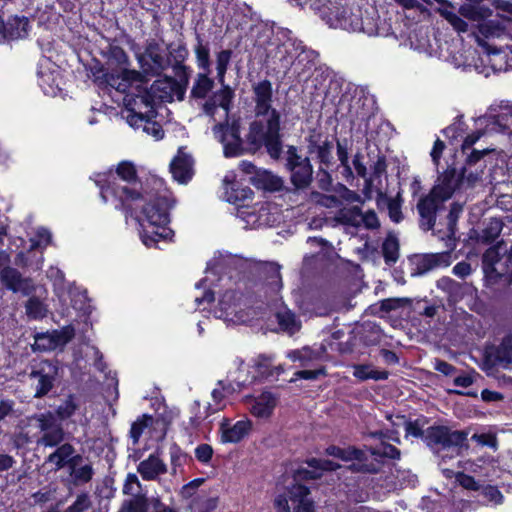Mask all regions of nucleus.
Instances as JSON below:
<instances>
[{
    "label": "nucleus",
    "instance_id": "412c9836",
    "mask_svg": "<svg viewBox=\"0 0 512 512\" xmlns=\"http://www.w3.org/2000/svg\"><path fill=\"white\" fill-rule=\"evenodd\" d=\"M170 171L175 180L179 183L188 182L193 175V159L179 149L178 154L174 157L170 164Z\"/></svg>",
    "mask_w": 512,
    "mask_h": 512
},
{
    "label": "nucleus",
    "instance_id": "473e14b6",
    "mask_svg": "<svg viewBox=\"0 0 512 512\" xmlns=\"http://www.w3.org/2000/svg\"><path fill=\"white\" fill-rule=\"evenodd\" d=\"M255 371L263 378L279 376L283 373L282 365H274L273 356L260 354L254 361Z\"/></svg>",
    "mask_w": 512,
    "mask_h": 512
},
{
    "label": "nucleus",
    "instance_id": "a19ab883",
    "mask_svg": "<svg viewBox=\"0 0 512 512\" xmlns=\"http://www.w3.org/2000/svg\"><path fill=\"white\" fill-rule=\"evenodd\" d=\"M196 45L194 48L197 65L203 71L210 73V49L207 43H204L200 34H196Z\"/></svg>",
    "mask_w": 512,
    "mask_h": 512
},
{
    "label": "nucleus",
    "instance_id": "774afa93",
    "mask_svg": "<svg viewBox=\"0 0 512 512\" xmlns=\"http://www.w3.org/2000/svg\"><path fill=\"white\" fill-rule=\"evenodd\" d=\"M337 157L344 169L349 170V175H352V170L349 165L348 147L346 141H337Z\"/></svg>",
    "mask_w": 512,
    "mask_h": 512
},
{
    "label": "nucleus",
    "instance_id": "f03ea898",
    "mask_svg": "<svg viewBox=\"0 0 512 512\" xmlns=\"http://www.w3.org/2000/svg\"><path fill=\"white\" fill-rule=\"evenodd\" d=\"M254 113L256 119L249 124V142L253 145L260 143L262 130L268 134L269 150H274L278 140L282 141L281 114L272 107L273 89L272 83L264 79L252 85Z\"/></svg>",
    "mask_w": 512,
    "mask_h": 512
},
{
    "label": "nucleus",
    "instance_id": "79ce46f5",
    "mask_svg": "<svg viewBox=\"0 0 512 512\" xmlns=\"http://www.w3.org/2000/svg\"><path fill=\"white\" fill-rule=\"evenodd\" d=\"M353 368H354L353 376L361 381H366L368 379H373L376 381L386 380L389 376L388 371L375 370L372 368L371 365L359 364V365H354Z\"/></svg>",
    "mask_w": 512,
    "mask_h": 512
},
{
    "label": "nucleus",
    "instance_id": "6e6552de",
    "mask_svg": "<svg viewBox=\"0 0 512 512\" xmlns=\"http://www.w3.org/2000/svg\"><path fill=\"white\" fill-rule=\"evenodd\" d=\"M468 432L454 430L445 425H433L426 429V445L440 455L443 451H451L459 455L463 447H467Z\"/></svg>",
    "mask_w": 512,
    "mask_h": 512
},
{
    "label": "nucleus",
    "instance_id": "2eb2a0df",
    "mask_svg": "<svg viewBox=\"0 0 512 512\" xmlns=\"http://www.w3.org/2000/svg\"><path fill=\"white\" fill-rule=\"evenodd\" d=\"M512 363V334L505 335L498 345H489L484 351V365L491 369L508 367Z\"/></svg>",
    "mask_w": 512,
    "mask_h": 512
},
{
    "label": "nucleus",
    "instance_id": "0eeeda50",
    "mask_svg": "<svg viewBox=\"0 0 512 512\" xmlns=\"http://www.w3.org/2000/svg\"><path fill=\"white\" fill-rule=\"evenodd\" d=\"M174 200L167 196H157L143 208L148 226L144 227L141 234L142 241L147 247L156 246L160 240H170L173 231L167 227L169 223V209Z\"/></svg>",
    "mask_w": 512,
    "mask_h": 512
},
{
    "label": "nucleus",
    "instance_id": "8fccbe9b",
    "mask_svg": "<svg viewBox=\"0 0 512 512\" xmlns=\"http://www.w3.org/2000/svg\"><path fill=\"white\" fill-rule=\"evenodd\" d=\"M152 423V417L148 415H142L135 422L132 423L130 429V437L133 444H137L143 431Z\"/></svg>",
    "mask_w": 512,
    "mask_h": 512
},
{
    "label": "nucleus",
    "instance_id": "e433bc0d",
    "mask_svg": "<svg viewBox=\"0 0 512 512\" xmlns=\"http://www.w3.org/2000/svg\"><path fill=\"white\" fill-rule=\"evenodd\" d=\"M276 319L280 328L289 333L290 335L295 334L301 328V322L291 310L286 308L280 309L276 313Z\"/></svg>",
    "mask_w": 512,
    "mask_h": 512
},
{
    "label": "nucleus",
    "instance_id": "f704fd0d",
    "mask_svg": "<svg viewBox=\"0 0 512 512\" xmlns=\"http://www.w3.org/2000/svg\"><path fill=\"white\" fill-rule=\"evenodd\" d=\"M213 88L214 80L209 77V73L206 71L198 73L191 88L190 96L193 99L204 100Z\"/></svg>",
    "mask_w": 512,
    "mask_h": 512
},
{
    "label": "nucleus",
    "instance_id": "c85d7f7f",
    "mask_svg": "<svg viewBox=\"0 0 512 512\" xmlns=\"http://www.w3.org/2000/svg\"><path fill=\"white\" fill-rule=\"evenodd\" d=\"M83 456L75 455L73 463L69 466V474L75 484H85L92 480L94 468L91 462L83 464Z\"/></svg>",
    "mask_w": 512,
    "mask_h": 512
},
{
    "label": "nucleus",
    "instance_id": "c03bdc74",
    "mask_svg": "<svg viewBox=\"0 0 512 512\" xmlns=\"http://www.w3.org/2000/svg\"><path fill=\"white\" fill-rule=\"evenodd\" d=\"M368 451L374 457L373 459H379L382 462L383 458L398 460L401 456L398 448L386 442H382L376 447H369Z\"/></svg>",
    "mask_w": 512,
    "mask_h": 512
},
{
    "label": "nucleus",
    "instance_id": "4468645a",
    "mask_svg": "<svg viewBox=\"0 0 512 512\" xmlns=\"http://www.w3.org/2000/svg\"><path fill=\"white\" fill-rule=\"evenodd\" d=\"M122 492L127 496L119 512H148L151 499L143 492L142 484L134 473H129L123 484Z\"/></svg>",
    "mask_w": 512,
    "mask_h": 512
},
{
    "label": "nucleus",
    "instance_id": "cd10ccee",
    "mask_svg": "<svg viewBox=\"0 0 512 512\" xmlns=\"http://www.w3.org/2000/svg\"><path fill=\"white\" fill-rule=\"evenodd\" d=\"M234 298V294L231 292H227L223 295L218 303L219 310L216 311L217 317L234 323L243 322V316L240 315L241 311L238 309Z\"/></svg>",
    "mask_w": 512,
    "mask_h": 512
},
{
    "label": "nucleus",
    "instance_id": "9d476101",
    "mask_svg": "<svg viewBox=\"0 0 512 512\" xmlns=\"http://www.w3.org/2000/svg\"><path fill=\"white\" fill-rule=\"evenodd\" d=\"M10 255L0 251V282L9 291L23 296L32 295L36 286L30 277H25L20 271L10 265Z\"/></svg>",
    "mask_w": 512,
    "mask_h": 512
},
{
    "label": "nucleus",
    "instance_id": "39448f33",
    "mask_svg": "<svg viewBox=\"0 0 512 512\" xmlns=\"http://www.w3.org/2000/svg\"><path fill=\"white\" fill-rule=\"evenodd\" d=\"M79 408L77 398L70 394L55 411L36 413L28 418L29 422H35L40 435L35 443L40 447H53L61 444L67 438V433L62 422L71 418Z\"/></svg>",
    "mask_w": 512,
    "mask_h": 512
},
{
    "label": "nucleus",
    "instance_id": "5fc2aeb1",
    "mask_svg": "<svg viewBox=\"0 0 512 512\" xmlns=\"http://www.w3.org/2000/svg\"><path fill=\"white\" fill-rule=\"evenodd\" d=\"M153 118L154 117H145L143 118V122H138V124L147 134L154 136L156 139H161L164 135V131L159 123L152 120Z\"/></svg>",
    "mask_w": 512,
    "mask_h": 512
},
{
    "label": "nucleus",
    "instance_id": "4d7b16f0",
    "mask_svg": "<svg viewBox=\"0 0 512 512\" xmlns=\"http://www.w3.org/2000/svg\"><path fill=\"white\" fill-rule=\"evenodd\" d=\"M34 349L40 351L55 350V345L50 332L38 333L35 335Z\"/></svg>",
    "mask_w": 512,
    "mask_h": 512
},
{
    "label": "nucleus",
    "instance_id": "c9c22d12",
    "mask_svg": "<svg viewBox=\"0 0 512 512\" xmlns=\"http://www.w3.org/2000/svg\"><path fill=\"white\" fill-rule=\"evenodd\" d=\"M335 221L342 225L360 228L363 221L362 210L358 206L342 208L338 211Z\"/></svg>",
    "mask_w": 512,
    "mask_h": 512
},
{
    "label": "nucleus",
    "instance_id": "4c0bfd02",
    "mask_svg": "<svg viewBox=\"0 0 512 512\" xmlns=\"http://www.w3.org/2000/svg\"><path fill=\"white\" fill-rule=\"evenodd\" d=\"M325 453L329 456L339 458L343 461H362L365 460V452L355 447H348L346 449L331 445L326 448Z\"/></svg>",
    "mask_w": 512,
    "mask_h": 512
},
{
    "label": "nucleus",
    "instance_id": "680f3d73",
    "mask_svg": "<svg viewBox=\"0 0 512 512\" xmlns=\"http://www.w3.org/2000/svg\"><path fill=\"white\" fill-rule=\"evenodd\" d=\"M322 477V473L318 471V469L309 470L307 468L300 467L296 469L293 473V478L295 481H308V480H317Z\"/></svg>",
    "mask_w": 512,
    "mask_h": 512
},
{
    "label": "nucleus",
    "instance_id": "72a5a7b5",
    "mask_svg": "<svg viewBox=\"0 0 512 512\" xmlns=\"http://www.w3.org/2000/svg\"><path fill=\"white\" fill-rule=\"evenodd\" d=\"M259 270L264 281L272 291L277 292L281 289L282 278L279 264L274 262H266L260 266Z\"/></svg>",
    "mask_w": 512,
    "mask_h": 512
},
{
    "label": "nucleus",
    "instance_id": "7c9ffc66",
    "mask_svg": "<svg viewBox=\"0 0 512 512\" xmlns=\"http://www.w3.org/2000/svg\"><path fill=\"white\" fill-rule=\"evenodd\" d=\"M29 19L25 16H13L5 23L2 38L4 39H21L28 35Z\"/></svg>",
    "mask_w": 512,
    "mask_h": 512
},
{
    "label": "nucleus",
    "instance_id": "a878e982",
    "mask_svg": "<svg viewBox=\"0 0 512 512\" xmlns=\"http://www.w3.org/2000/svg\"><path fill=\"white\" fill-rule=\"evenodd\" d=\"M450 251L440 253L425 254L416 263V274H425L434 268L450 265Z\"/></svg>",
    "mask_w": 512,
    "mask_h": 512
},
{
    "label": "nucleus",
    "instance_id": "f257e3e1",
    "mask_svg": "<svg viewBox=\"0 0 512 512\" xmlns=\"http://www.w3.org/2000/svg\"><path fill=\"white\" fill-rule=\"evenodd\" d=\"M188 49L184 43L175 45L168 44L166 47L156 39L146 40L143 51L137 53L136 58L141 72L135 70H124V78L139 79L142 74L145 76H160L164 71L172 68L174 75H179L181 81H186L185 61L188 57Z\"/></svg>",
    "mask_w": 512,
    "mask_h": 512
},
{
    "label": "nucleus",
    "instance_id": "f8f14e48",
    "mask_svg": "<svg viewBox=\"0 0 512 512\" xmlns=\"http://www.w3.org/2000/svg\"><path fill=\"white\" fill-rule=\"evenodd\" d=\"M59 375V367L56 361L41 360L32 365L29 378L34 381V398L40 399L48 395L54 388Z\"/></svg>",
    "mask_w": 512,
    "mask_h": 512
},
{
    "label": "nucleus",
    "instance_id": "e2e57ef3",
    "mask_svg": "<svg viewBox=\"0 0 512 512\" xmlns=\"http://www.w3.org/2000/svg\"><path fill=\"white\" fill-rule=\"evenodd\" d=\"M238 217L241 218L247 226L256 227L260 225V216L256 214L254 209L248 207L238 210Z\"/></svg>",
    "mask_w": 512,
    "mask_h": 512
},
{
    "label": "nucleus",
    "instance_id": "2f4dec72",
    "mask_svg": "<svg viewBox=\"0 0 512 512\" xmlns=\"http://www.w3.org/2000/svg\"><path fill=\"white\" fill-rule=\"evenodd\" d=\"M277 405V397L271 392L261 393L251 406V413L259 418H268Z\"/></svg>",
    "mask_w": 512,
    "mask_h": 512
},
{
    "label": "nucleus",
    "instance_id": "603ef678",
    "mask_svg": "<svg viewBox=\"0 0 512 512\" xmlns=\"http://www.w3.org/2000/svg\"><path fill=\"white\" fill-rule=\"evenodd\" d=\"M288 357L292 361H299L302 366H307L311 361L317 359L318 354L308 347L291 351Z\"/></svg>",
    "mask_w": 512,
    "mask_h": 512
},
{
    "label": "nucleus",
    "instance_id": "864d4df0",
    "mask_svg": "<svg viewBox=\"0 0 512 512\" xmlns=\"http://www.w3.org/2000/svg\"><path fill=\"white\" fill-rule=\"evenodd\" d=\"M92 506L88 493L83 492L77 495L76 500L64 510V512H85Z\"/></svg>",
    "mask_w": 512,
    "mask_h": 512
},
{
    "label": "nucleus",
    "instance_id": "bb28decb",
    "mask_svg": "<svg viewBox=\"0 0 512 512\" xmlns=\"http://www.w3.org/2000/svg\"><path fill=\"white\" fill-rule=\"evenodd\" d=\"M250 183L257 189L268 192H278L284 188V180L282 177L273 174L268 170H262L255 176L250 178Z\"/></svg>",
    "mask_w": 512,
    "mask_h": 512
},
{
    "label": "nucleus",
    "instance_id": "13d9d810",
    "mask_svg": "<svg viewBox=\"0 0 512 512\" xmlns=\"http://www.w3.org/2000/svg\"><path fill=\"white\" fill-rule=\"evenodd\" d=\"M459 14L466 19L472 21H480L484 18L482 10L471 4H464L459 8Z\"/></svg>",
    "mask_w": 512,
    "mask_h": 512
},
{
    "label": "nucleus",
    "instance_id": "a211bd4d",
    "mask_svg": "<svg viewBox=\"0 0 512 512\" xmlns=\"http://www.w3.org/2000/svg\"><path fill=\"white\" fill-rule=\"evenodd\" d=\"M137 472L145 481H157L168 472V467L160 458L159 451L157 450L138 464Z\"/></svg>",
    "mask_w": 512,
    "mask_h": 512
},
{
    "label": "nucleus",
    "instance_id": "ddd939ff",
    "mask_svg": "<svg viewBox=\"0 0 512 512\" xmlns=\"http://www.w3.org/2000/svg\"><path fill=\"white\" fill-rule=\"evenodd\" d=\"M126 120L131 127L140 128L138 122H143L145 117H155V101L148 89H138L126 99Z\"/></svg>",
    "mask_w": 512,
    "mask_h": 512
},
{
    "label": "nucleus",
    "instance_id": "ea45409f",
    "mask_svg": "<svg viewBox=\"0 0 512 512\" xmlns=\"http://www.w3.org/2000/svg\"><path fill=\"white\" fill-rule=\"evenodd\" d=\"M382 255L387 265H394L399 258V240L393 234H388L382 244Z\"/></svg>",
    "mask_w": 512,
    "mask_h": 512
},
{
    "label": "nucleus",
    "instance_id": "6ab92c4d",
    "mask_svg": "<svg viewBox=\"0 0 512 512\" xmlns=\"http://www.w3.org/2000/svg\"><path fill=\"white\" fill-rule=\"evenodd\" d=\"M500 262V254L496 247H490L482 256V268L486 286L498 284L504 277V272L500 271L496 265Z\"/></svg>",
    "mask_w": 512,
    "mask_h": 512
},
{
    "label": "nucleus",
    "instance_id": "de8ad7c7",
    "mask_svg": "<svg viewBox=\"0 0 512 512\" xmlns=\"http://www.w3.org/2000/svg\"><path fill=\"white\" fill-rule=\"evenodd\" d=\"M231 57L232 51L229 49L222 50L216 55L217 80L220 85H223L225 82V74L227 72Z\"/></svg>",
    "mask_w": 512,
    "mask_h": 512
},
{
    "label": "nucleus",
    "instance_id": "0e129e2a",
    "mask_svg": "<svg viewBox=\"0 0 512 512\" xmlns=\"http://www.w3.org/2000/svg\"><path fill=\"white\" fill-rule=\"evenodd\" d=\"M203 478H197L185 484L180 491V494L185 499H192L195 497L197 489L204 483Z\"/></svg>",
    "mask_w": 512,
    "mask_h": 512
},
{
    "label": "nucleus",
    "instance_id": "3c124183",
    "mask_svg": "<svg viewBox=\"0 0 512 512\" xmlns=\"http://www.w3.org/2000/svg\"><path fill=\"white\" fill-rule=\"evenodd\" d=\"M494 129L505 133L511 131L512 126V105L507 108L506 112H502L495 116V120L493 122Z\"/></svg>",
    "mask_w": 512,
    "mask_h": 512
},
{
    "label": "nucleus",
    "instance_id": "9b49d317",
    "mask_svg": "<svg viewBox=\"0 0 512 512\" xmlns=\"http://www.w3.org/2000/svg\"><path fill=\"white\" fill-rule=\"evenodd\" d=\"M190 68L186 67V81L182 82L179 75L164 76L155 80L148 89L154 101L172 102L174 97L183 100L189 84Z\"/></svg>",
    "mask_w": 512,
    "mask_h": 512
},
{
    "label": "nucleus",
    "instance_id": "7ed1b4c3",
    "mask_svg": "<svg viewBox=\"0 0 512 512\" xmlns=\"http://www.w3.org/2000/svg\"><path fill=\"white\" fill-rule=\"evenodd\" d=\"M212 132L214 137L223 145V153L225 157H238L246 153L255 154L261 150L262 147H265L267 154L273 160H279L281 158L283 152V141H279L276 146H274V150H269L270 145L268 134L263 129L262 136L260 137L259 144H251L248 140L249 131L245 135L243 139L241 137V119L233 117L225 118L223 122L216 123Z\"/></svg>",
    "mask_w": 512,
    "mask_h": 512
},
{
    "label": "nucleus",
    "instance_id": "1a4fd4ad",
    "mask_svg": "<svg viewBox=\"0 0 512 512\" xmlns=\"http://www.w3.org/2000/svg\"><path fill=\"white\" fill-rule=\"evenodd\" d=\"M285 169L290 174V183L295 191H304L311 186L314 173L311 161L309 157L302 156L294 145L287 146Z\"/></svg>",
    "mask_w": 512,
    "mask_h": 512
},
{
    "label": "nucleus",
    "instance_id": "58836bf2",
    "mask_svg": "<svg viewBox=\"0 0 512 512\" xmlns=\"http://www.w3.org/2000/svg\"><path fill=\"white\" fill-rule=\"evenodd\" d=\"M169 458L171 475L173 476L177 475L179 472H183L184 465L190 460L188 454L176 443H172L169 447Z\"/></svg>",
    "mask_w": 512,
    "mask_h": 512
},
{
    "label": "nucleus",
    "instance_id": "37998d69",
    "mask_svg": "<svg viewBox=\"0 0 512 512\" xmlns=\"http://www.w3.org/2000/svg\"><path fill=\"white\" fill-rule=\"evenodd\" d=\"M503 229V222L498 218H491L478 236V240L484 244L494 242Z\"/></svg>",
    "mask_w": 512,
    "mask_h": 512
},
{
    "label": "nucleus",
    "instance_id": "20e7f679",
    "mask_svg": "<svg viewBox=\"0 0 512 512\" xmlns=\"http://www.w3.org/2000/svg\"><path fill=\"white\" fill-rule=\"evenodd\" d=\"M462 178L455 169H447L441 174L430 192L422 196L416 205L419 214V226L424 231L433 230L437 214L444 209V204L460 187Z\"/></svg>",
    "mask_w": 512,
    "mask_h": 512
},
{
    "label": "nucleus",
    "instance_id": "a18cd8bd",
    "mask_svg": "<svg viewBox=\"0 0 512 512\" xmlns=\"http://www.w3.org/2000/svg\"><path fill=\"white\" fill-rule=\"evenodd\" d=\"M383 462L379 459L369 460L367 455L365 454V460L357 461V463H352L349 466V470L356 473H369L376 474L382 468Z\"/></svg>",
    "mask_w": 512,
    "mask_h": 512
},
{
    "label": "nucleus",
    "instance_id": "338daca9",
    "mask_svg": "<svg viewBox=\"0 0 512 512\" xmlns=\"http://www.w3.org/2000/svg\"><path fill=\"white\" fill-rule=\"evenodd\" d=\"M456 480L458 483L467 490L478 491L480 490V485L474 479V477L465 474L463 472H459L456 474Z\"/></svg>",
    "mask_w": 512,
    "mask_h": 512
},
{
    "label": "nucleus",
    "instance_id": "052dcab7",
    "mask_svg": "<svg viewBox=\"0 0 512 512\" xmlns=\"http://www.w3.org/2000/svg\"><path fill=\"white\" fill-rule=\"evenodd\" d=\"M339 197L348 203L358 202L364 204L365 200L355 191L350 190L343 184H338L336 189Z\"/></svg>",
    "mask_w": 512,
    "mask_h": 512
},
{
    "label": "nucleus",
    "instance_id": "aec40b11",
    "mask_svg": "<svg viewBox=\"0 0 512 512\" xmlns=\"http://www.w3.org/2000/svg\"><path fill=\"white\" fill-rule=\"evenodd\" d=\"M403 198L399 191L396 196L391 197L382 191H378L376 204L379 209H387L390 220L394 223H400L404 219L402 212Z\"/></svg>",
    "mask_w": 512,
    "mask_h": 512
},
{
    "label": "nucleus",
    "instance_id": "49530a36",
    "mask_svg": "<svg viewBox=\"0 0 512 512\" xmlns=\"http://www.w3.org/2000/svg\"><path fill=\"white\" fill-rule=\"evenodd\" d=\"M26 315L30 319H42L46 317L47 306L37 297H30L25 304Z\"/></svg>",
    "mask_w": 512,
    "mask_h": 512
},
{
    "label": "nucleus",
    "instance_id": "dca6fc26",
    "mask_svg": "<svg viewBox=\"0 0 512 512\" xmlns=\"http://www.w3.org/2000/svg\"><path fill=\"white\" fill-rule=\"evenodd\" d=\"M234 97V90L224 82L219 90L213 92L212 95L205 100L202 104V111L215 121L217 108L221 107L225 111V118H227L229 117Z\"/></svg>",
    "mask_w": 512,
    "mask_h": 512
},
{
    "label": "nucleus",
    "instance_id": "b1692460",
    "mask_svg": "<svg viewBox=\"0 0 512 512\" xmlns=\"http://www.w3.org/2000/svg\"><path fill=\"white\" fill-rule=\"evenodd\" d=\"M309 494V488L301 484H295L289 489L293 512H315L314 503L308 498Z\"/></svg>",
    "mask_w": 512,
    "mask_h": 512
},
{
    "label": "nucleus",
    "instance_id": "4be33fe9",
    "mask_svg": "<svg viewBox=\"0 0 512 512\" xmlns=\"http://www.w3.org/2000/svg\"><path fill=\"white\" fill-rule=\"evenodd\" d=\"M223 442L237 443L247 436L251 430L249 420H240L231 425L228 419H223L220 424Z\"/></svg>",
    "mask_w": 512,
    "mask_h": 512
},
{
    "label": "nucleus",
    "instance_id": "c756f323",
    "mask_svg": "<svg viewBox=\"0 0 512 512\" xmlns=\"http://www.w3.org/2000/svg\"><path fill=\"white\" fill-rule=\"evenodd\" d=\"M476 42L479 46L485 48L488 53H499L497 48L491 49L487 39L491 37H498L501 34V28L498 24L491 21L480 23L477 27V31L473 33Z\"/></svg>",
    "mask_w": 512,
    "mask_h": 512
},
{
    "label": "nucleus",
    "instance_id": "6e6d98bb",
    "mask_svg": "<svg viewBox=\"0 0 512 512\" xmlns=\"http://www.w3.org/2000/svg\"><path fill=\"white\" fill-rule=\"evenodd\" d=\"M306 463L310 468L318 469L321 473L323 471H336L341 467L340 464L327 459L311 458Z\"/></svg>",
    "mask_w": 512,
    "mask_h": 512
},
{
    "label": "nucleus",
    "instance_id": "5701e85b",
    "mask_svg": "<svg viewBox=\"0 0 512 512\" xmlns=\"http://www.w3.org/2000/svg\"><path fill=\"white\" fill-rule=\"evenodd\" d=\"M52 448H55V450L47 456L45 462L53 464L56 470H61L65 467L69 468L76 455L75 447L71 443L63 441Z\"/></svg>",
    "mask_w": 512,
    "mask_h": 512
},
{
    "label": "nucleus",
    "instance_id": "69168bd1",
    "mask_svg": "<svg viewBox=\"0 0 512 512\" xmlns=\"http://www.w3.org/2000/svg\"><path fill=\"white\" fill-rule=\"evenodd\" d=\"M362 216L363 221H361V226H364L368 230H375L380 227V221L374 210L362 212Z\"/></svg>",
    "mask_w": 512,
    "mask_h": 512
},
{
    "label": "nucleus",
    "instance_id": "393cba45",
    "mask_svg": "<svg viewBox=\"0 0 512 512\" xmlns=\"http://www.w3.org/2000/svg\"><path fill=\"white\" fill-rule=\"evenodd\" d=\"M463 211V205L459 202H453L450 204V209L445 217V230L443 231V235L440 236L441 239H447V246L450 247V250H453L455 247V234L457 231V221L459 219L460 214Z\"/></svg>",
    "mask_w": 512,
    "mask_h": 512
},
{
    "label": "nucleus",
    "instance_id": "bf43d9fd",
    "mask_svg": "<svg viewBox=\"0 0 512 512\" xmlns=\"http://www.w3.org/2000/svg\"><path fill=\"white\" fill-rule=\"evenodd\" d=\"M406 436H413L415 438H421L426 443V430L422 429V425L419 420L415 421H404Z\"/></svg>",
    "mask_w": 512,
    "mask_h": 512
},
{
    "label": "nucleus",
    "instance_id": "09e8293b",
    "mask_svg": "<svg viewBox=\"0 0 512 512\" xmlns=\"http://www.w3.org/2000/svg\"><path fill=\"white\" fill-rule=\"evenodd\" d=\"M55 345V348L63 347L70 342L75 336V329L73 326H64L59 330L50 332Z\"/></svg>",
    "mask_w": 512,
    "mask_h": 512
},
{
    "label": "nucleus",
    "instance_id": "f3484780",
    "mask_svg": "<svg viewBox=\"0 0 512 512\" xmlns=\"http://www.w3.org/2000/svg\"><path fill=\"white\" fill-rule=\"evenodd\" d=\"M306 142L308 154H316L319 162L326 167H329L332 164L333 143L328 139L322 140V133L320 131L316 129L309 130Z\"/></svg>",
    "mask_w": 512,
    "mask_h": 512
},
{
    "label": "nucleus",
    "instance_id": "423d86ee",
    "mask_svg": "<svg viewBox=\"0 0 512 512\" xmlns=\"http://www.w3.org/2000/svg\"><path fill=\"white\" fill-rule=\"evenodd\" d=\"M116 174L125 182L121 185L111 182L110 178L113 174H97L95 183L101 188V197L106 202L107 193L111 192L121 203L123 209L132 215V202L142 198V194L138 190L139 182L135 166L131 162L123 161L116 169Z\"/></svg>",
    "mask_w": 512,
    "mask_h": 512
}]
</instances>
